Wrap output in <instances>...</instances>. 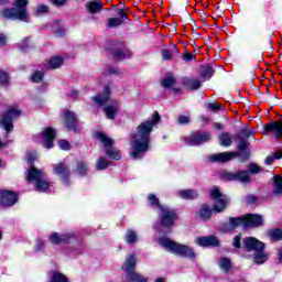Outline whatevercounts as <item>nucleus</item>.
Wrapping results in <instances>:
<instances>
[{
    "mask_svg": "<svg viewBox=\"0 0 282 282\" xmlns=\"http://www.w3.org/2000/svg\"><path fill=\"white\" fill-rule=\"evenodd\" d=\"M43 248H45V241L39 239L35 245V252H43Z\"/></svg>",
    "mask_w": 282,
    "mask_h": 282,
    "instance_id": "52",
    "label": "nucleus"
},
{
    "mask_svg": "<svg viewBox=\"0 0 282 282\" xmlns=\"http://www.w3.org/2000/svg\"><path fill=\"white\" fill-rule=\"evenodd\" d=\"M238 226H242L246 228V219L243 217H230L229 218V224H228V230H235V228H238Z\"/></svg>",
    "mask_w": 282,
    "mask_h": 282,
    "instance_id": "28",
    "label": "nucleus"
},
{
    "mask_svg": "<svg viewBox=\"0 0 282 282\" xmlns=\"http://www.w3.org/2000/svg\"><path fill=\"white\" fill-rule=\"evenodd\" d=\"M57 36H65V30L62 29L61 32H56Z\"/></svg>",
    "mask_w": 282,
    "mask_h": 282,
    "instance_id": "61",
    "label": "nucleus"
},
{
    "mask_svg": "<svg viewBox=\"0 0 282 282\" xmlns=\"http://www.w3.org/2000/svg\"><path fill=\"white\" fill-rule=\"evenodd\" d=\"M43 76H45L43 72L36 70L31 75V80L33 83H41V80H43Z\"/></svg>",
    "mask_w": 282,
    "mask_h": 282,
    "instance_id": "44",
    "label": "nucleus"
},
{
    "mask_svg": "<svg viewBox=\"0 0 282 282\" xmlns=\"http://www.w3.org/2000/svg\"><path fill=\"white\" fill-rule=\"evenodd\" d=\"M9 142L10 141H6V142L0 141V149H6V147H8V144H9Z\"/></svg>",
    "mask_w": 282,
    "mask_h": 282,
    "instance_id": "60",
    "label": "nucleus"
},
{
    "mask_svg": "<svg viewBox=\"0 0 282 282\" xmlns=\"http://www.w3.org/2000/svg\"><path fill=\"white\" fill-rule=\"evenodd\" d=\"M15 8L3 9L0 11V17L3 19L19 20L28 22V0H17L14 3Z\"/></svg>",
    "mask_w": 282,
    "mask_h": 282,
    "instance_id": "6",
    "label": "nucleus"
},
{
    "mask_svg": "<svg viewBox=\"0 0 282 282\" xmlns=\"http://www.w3.org/2000/svg\"><path fill=\"white\" fill-rule=\"evenodd\" d=\"M195 58V55H193L192 53H185L183 56V59L186 61V63H191V61H193Z\"/></svg>",
    "mask_w": 282,
    "mask_h": 282,
    "instance_id": "56",
    "label": "nucleus"
},
{
    "mask_svg": "<svg viewBox=\"0 0 282 282\" xmlns=\"http://www.w3.org/2000/svg\"><path fill=\"white\" fill-rule=\"evenodd\" d=\"M200 78H204L205 80H210L213 78V74H215V70L213 69V66L209 64L203 65L199 68Z\"/></svg>",
    "mask_w": 282,
    "mask_h": 282,
    "instance_id": "26",
    "label": "nucleus"
},
{
    "mask_svg": "<svg viewBox=\"0 0 282 282\" xmlns=\"http://www.w3.org/2000/svg\"><path fill=\"white\" fill-rule=\"evenodd\" d=\"M270 237H271V239H273V241H282V230L275 229V230L271 231Z\"/></svg>",
    "mask_w": 282,
    "mask_h": 282,
    "instance_id": "45",
    "label": "nucleus"
},
{
    "mask_svg": "<svg viewBox=\"0 0 282 282\" xmlns=\"http://www.w3.org/2000/svg\"><path fill=\"white\" fill-rule=\"evenodd\" d=\"M108 166H109V161H107V159L101 156L97 160V164H96L97 171H105V169H108Z\"/></svg>",
    "mask_w": 282,
    "mask_h": 282,
    "instance_id": "42",
    "label": "nucleus"
},
{
    "mask_svg": "<svg viewBox=\"0 0 282 282\" xmlns=\"http://www.w3.org/2000/svg\"><path fill=\"white\" fill-rule=\"evenodd\" d=\"M196 246H200L203 248H208V247H214L217 248L219 247V238L216 236H205V237H198L195 239Z\"/></svg>",
    "mask_w": 282,
    "mask_h": 282,
    "instance_id": "15",
    "label": "nucleus"
},
{
    "mask_svg": "<svg viewBox=\"0 0 282 282\" xmlns=\"http://www.w3.org/2000/svg\"><path fill=\"white\" fill-rule=\"evenodd\" d=\"M112 54L119 61H124V58H131L133 56V53L129 48H115Z\"/></svg>",
    "mask_w": 282,
    "mask_h": 282,
    "instance_id": "24",
    "label": "nucleus"
},
{
    "mask_svg": "<svg viewBox=\"0 0 282 282\" xmlns=\"http://www.w3.org/2000/svg\"><path fill=\"white\" fill-rule=\"evenodd\" d=\"M161 56H162L163 61H171V58H173V51L163 50L161 52Z\"/></svg>",
    "mask_w": 282,
    "mask_h": 282,
    "instance_id": "47",
    "label": "nucleus"
},
{
    "mask_svg": "<svg viewBox=\"0 0 282 282\" xmlns=\"http://www.w3.org/2000/svg\"><path fill=\"white\" fill-rule=\"evenodd\" d=\"M279 261H280V263H282V250L279 251Z\"/></svg>",
    "mask_w": 282,
    "mask_h": 282,
    "instance_id": "64",
    "label": "nucleus"
},
{
    "mask_svg": "<svg viewBox=\"0 0 282 282\" xmlns=\"http://www.w3.org/2000/svg\"><path fill=\"white\" fill-rule=\"evenodd\" d=\"M162 87L165 89H170V87H173L175 85V77L173 75H170L161 82Z\"/></svg>",
    "mask_w": 282,
    "mask_h": 282,
    "instance_id": "40",
    "label": "nucleus"
},
{
    "mask_svg": "<svg viewBox=\"0 0 282 282\" xmlns=\"http://www.w3.org/2000/svg\"><path fill=\"white\" fill-rule=\"evenodd\" d=\"M234 248H241V236H236L232 241Z\"/></svg>",
    "mask_w": 282,
    "mask_h": 282,
    "instance_id": "55",
    "label": "nucleus"
},
{
    "mask_svg": "<svg viewBox=\"0 0 282 282\" xmlns=\"http://www.w3.org/2000/svg\"><path fill=\"white\" fill-rule=\"evenodd\" d=\"M208 109H210L212 111H219V109H221V106L216 104H209Z\"/></svg>",
    "mask_w": 282,
    "mask_h": 282,
    "instance_id": "59",
    "label": "nucleus"
},
{
    "mask_svg": "<svg viewBox=\"0 0 282 282\" xmlns=\"http://www.w3.org/2000/svg\"><path fill=\"white\" fill-rule=\"evenodd\" d=\"M219 144L220 147H231L232 144V137L230 135V132H223L219 137Z\"/></svg>",
    "mask_w": 282,
    "mask_h": 282,
    "instance_id": "31",
    "label": "nucleus"
},
{
    "mask_svg": "<svg viewBox=\"0 0 282 282\" xmlns=\"http://www.w3.org/2000/svg\"><path fill=\"white\" fill-rule=\"evenodd\" d=\"M148 202L151 206H153V208H158V210H160L161 207H165L166 205H161L160 204V199H158V196L150 194L148 196Z\"/></svg>",
    "mask_w": 282,
    "mask_h": 282,
    "instance_id": "37",
    "label": "nucleus"
},
{
    "mask_svg": "<svg viewBox=\"0 0 282 282\" xmlns=\"http://www.w3.org/2000/svg\"><path fill=\"white\" fill-rule=\"evenodd\" d=\"M135 263H138L135 254H129L126 258L121 267V270H123V274L121 278L122 282H147V278L135 272Z\"/></svg>",
    "mask_w": 282,
    "mask_h": 282,
    "instance_id": "5",
    "label": "nucleus"
},
{
    "mask_svg": "<svg viewBox=\"0 0 282 282\" xmlns=\"http://www.w3.org/2000/svg\"><path fill=\"white\" fill-rule=\"evenodd\" d=\"M9 80H10V76H8V73L0 70V83L2 85H8Z\"/></svg>",
    "mask_w": 282,
    "mask_h": 282,
    "instance_id": "49",
    "label": "nucleus"
},
{
    "mask_svg": "<svg viewBox=\"0 0 282 282\" xmlns=\"http://www.w3.org/2000/svg\"><path fill=\"white\" fill-rule=\"evenodd\" d=\"M108 72H109L110 74H116V68L110 67V68H108Z\"/></svg>",
    "mask_w": 282,
    "mask_h": 282,
    "instance_id": "63",
    "label": "nucleus"
},
{
    "mask_svg": "<svg viewBox=\"0 0 282 282\" xmlns=\"http://www.w3.org/2000/svg\"><path fill=\"white\" fill-rule=\"evenodd\" d=\"M28 164L31 166L25 174L26 182H32L35 186V191L39 193H45L52 186L50 182L45 178V173L43 171L37 170L36 167L32 166L33 162L36 160V153L29 152L26 154Z\"/></svg>",
    "mask_w": 282,
    "mask_h": 282,
    "instance_id": "2",
    "label": "nucleus"
},
{
    "mask_svg": "<svg viewBox=\"0 0 282 282\" xmlns=\"http://www.w3.org/2000/svg\"><path fill=\"white\" fill-rule=\"evenodd\" d=\"M159 245L162 246L167 252H172V254H176V257H182L183 259H195V250L193 248L177 243L171 238L163 237L159 240Z\"/></svg>",
    "mask_w": 282,
    "mask_h": 282,
    "instance_id": "3",
    "label": "nucleus"
},
{
    "mask_svg": "<svg viewBox=\"0 0 282 282\" xmlns=\"http://www.w3.org/2000/svg\"><path fill=\"white\" fill-rule=\"evenodd\" d=\"M221 180L225 182H236V173L225 171L220 174Z\"/></svg>",
    "mask_w": 282,
    "mask_h": 282,
    "instance_id": "43",
    "label": "nucleus"
},
{
    "mask_svg": "<svg viewBox=\"0 0 282 282\" xmlns=\"http://www.w3.org/2000/svg\"><path fill=\"white\" fill-rule=\"evenodd\" d=\"M89 171V164L85 163V161L77 162V173L79 175H87Z\"/></svg>",
    "mask_w": 282,
    "mask_h": 282,
    "instance_id": "38",
    "label": "nucleus"
},
{
    "mask_svg": "<svg viewBox=\"0 0 282 282\" xmlns=\"http://www.w3.org/2000/svg\"><path fill=\"white\" fill-rule=\"evenodd\" d=\"M53 6H56V8H63L65 3H67V0H50Z\"/></svg>",
    "mask_w": 282,
    "mask_h": 282,
    "instance_id": "53",
    "label": "nucleus"
},
{
    "mask_svg": "<svg viewBox=\"0 0 282 282\" xmlns=\"http://www.w3.org/2000/svg\"><path fill=\"white\" fill-rule=\"evenodd\" d=\"M104 111L108 120H113V118H116V115L118 113V105L107 106L104 108Z\"/></svg>",
    "mask_w": 282,
    "mask_h": 282,
    "instance_id": "32",
    "label": "nucleus"
},
{
    "mask_svg": "<svg viewBox=\"0 0 282 282\" xmlns=\"http://www.w3.org/2000/svg\"><path fill=\"white\" fill-rule=\"evenodd\" d=\"M42 140L44 142L45 149L54 148V140L56 139V130L53 128H45L42 133Z\"/></svg>",
    "mask_w": 282,
    "mask_h": 282,
    "instance_id": "14",
    "label": "nucleus"
},
{
    "mask_svg": "<svg viewBox=\"0 0 282 282\" xmlns=\"http://www.w3.org/2000/svg\"><path fill=\"white\" fill-rule=\"evenodd\" d=\"M235 158H239L240 162H246L250 160V150H237L236 152H231Z\"/></svg>",
    "mask_w": 282,
    "mask_h": 282,
    "instance_id": "34",
    "label": "nucleus"
},
{
    "mask_svg": "<svg viewBox=\"0 0 282 282\" xmlns=\"http://www.w3.org/2000/svg\"><path fill=\"white\" fill-rule=\"evenodd\" d=\"M54 174L59 175L66 184H69V166L65 163H58L54 166Z\"/></svg>",
    "mask_w": 282,
    "mask_h": 282,
    "instance_id": "20",
    "label": "nucleus"
},
{
    "mask_svg": "<svg viewBox=\"0 0 282 282\" xmlns=\"http://www.w3.org/2000/svg\"><path fill=\"white\" fill-rule=\"evenodd\" d=\"M21 116H23V111L19 109V106H9L7 108L0 119V126L6 130V133L14 131V120H19Z\"/></svg>",
    "mask_w": 282,
    "mask_h": 282,
    "instance_id": "7",
    "label": "nucleus"
},
{
    "mask_svg": "<svg viewBox=\"0 0 282 282\" xmlns=\"http://www.w3.org/2000/svg\"><path fill=\"white\" fill-rule=\"evenodd\" d=\"M212 198L214 199L215 204L213 206L214 213H224L228 206V196L224 195L219 187H214L210 191Z\"/></svg>",
    "mask_w": 282,
    "mask_h": 282,
    "instance_id": "9",
    "label": "nucleus"
},
{
    "mask_svg": "<svg viewBox=\"0 0 282 282\" xmlns=\"http://www.w3.org/2000/svg\"><path fill=\"white\" fill-rule=\"evenodd\" d=\"M8 45V35L0 33V47Z\"/></svg>",
    "mask_w": 282,
    "mask_h": 282,
    "instance_id": "54",
    "label": "nucleus"
},
{
    "mask_svg": "<svg viewBox=\"0 0 282 282\" xmlns=\"http://www.w3.org/2000/svg\"><path fill=\"white\" fill-rule=\"evenodd\" d=\"M0 204L2 206H14L17 204V194L10 191H0Z\"/></svg>",
    "mask_w": 282,
    "mask_h": 282,
    "instance_id": "19",
    "label": "nucleus"
},
{
    "mask_svg": "<svg viewBox=\"0 0 282 282\" xmlns=\"http://www.w3.org/2000/svg\"><path fill=\"white\" fill-rule=\"evenodd\" d=\"M63 65V58L62 57H53L48 62L50 69H58Z\"/></svg>",
    "mask_w": 282,
    "mask_h": 282,
    "instance_id": "39",
    "label": "nucleus"
},
{
    "mask_svg": "<svg viewBox=\"0 0 282 282\" xmlns=\"http://www.w3.org/2000/svg\"><path fill=\"white\" fill-rule=\"evenodd\" d=\"M124 239H126V243H128L129 246H133L134 243H138V234L129 229L126 232Z\"/></svg>",
    "mask_w": 282,
    "mask_h": 282,
    "instance_id": "33",
    "label": "nucleus"
},
{
    "mask_svg": "<svg viewBox=\"0 0 282 282\" xmlns=\"http://www.w3.org/2000/svg\"><path fill=\"white\" fill-rule=\"evenodd\" d=\"M97 138L104 144L105 153L108 158H110L111 160H120L122 158V155L120 154V151H118L116 148H113L112 139H109V137H107L102 132H99L97 134Z\"/></svg>",
    "mask_w": 282,
    "mask_h": 282,
    "instance_id": "10",
    "label": "nucleus"
},
{
    "mask_svg": "<svg viewBox=\"0 0 282 282\" xmlns=\"http://www.w3.org/2000/svg\"><path fill=\"white\" fill-rule=\"evenodd\" d=\"M74 239V235L72 234H58L53 232L50 236V241L53 243V246H61L63 243H69Z\"/></svg>",
    "mask_w": 282,
    "mask_h": 282,
    "instance_id": "18",
    "label": "nucleus"
},
{
    "mask_svg": "<svg viewBox=\"0 0 282 282\" xmlns=\"http://www.w3.org/2000/svg\"><path fill=\"white\" fill-rule=\"evenodd\" d=\"M241 133L248 140V138H250V135H252L253 132L250 129H243L241 130Z\"/></svg>",
    "mask_w": 282,
    "mask_h": 282,
    "instance_id": "58",
    "label": "nucleus"
},
{
    "mask_svg": "<svg viewBox=\"0 0 282 282\" xmlns=\"http://www.w3.org/2000/svg\"><path fill=\"white\" fill-rule=\"evenodd\" d=\"M159 218L161 221V226H163V228H167L169 230H171V228L175 226L177 213H175V209L165 205L164 207H160Z\"/></svg>",
    "mask_w": 282,
    "mask_h": 282,
    "instance_id": "8",
    "label": "nucleus"
},
{
    "mask_svg": "<svg viewBox=\"0 0 282 282\" xmlns=\"http://www.w3.org/2000/svg\"><path fill=\"white\" fill-rule=\"evenodd\" d=\"M218 265L224 272H229L230 268H232V262L228 258H220Z\"/></svg>",
    "mask_w": 282,
    "mask_h": 282,
    "instance_id": "36",
    "label": "nucleus"
},
{
    "mask_svg": "<svg viewBox=\"0 0 282 282\" xmlns=\"http://www.w3.org/2000/svg\"><path fill=\"white\" fill-rule=\"evenodd\" d=\"M64 124L67 127L70 131H75V133L78 131V117L76 116V112L66 110L64 112Z\"/></svg>",
    "mask_w": 282,
    "mask_h": 282,
    "instance_id": "13",
    "label": "nucleus"
},
{
    "mask_svg": "<svg viewBox=\"0 0 282 282\" xmlns=\"http://www.w3.org/2000/svg\"><path fill=\"white\" fill-rule=\"evenodd\" d=\"M236 182L250 184V172L243 170L236 172Z\"/></svg>",
    "mask_w": 282,
    "mask_h": 282,
    "instance_id": "30",
    "label": "nucleus"
},
{
    "mask_svg": "<svg viewBox=\"0 0 282 282\" xmlns=\"http://www.w3.org/2000/svg\"><path fill=\"white\" fill-rule=\"evenodd\" d=\"M58 147H59V149H62L63 151H69V149H70V144H69V141H67V140H59L58 141Z\"/></svg>",
    "mask_w": 282,
    "mask_h": 282,
    "instance_id": "48",
    "label": "nucleus"
},
{
    "mask_svg": "<svg viewBox=\"0 0 282 282\" xmlns=\"http://www.w3.org/2000/svg\"><path fill=\"white\" fill-rule=\"evenodd\" d=\"M177 195L181 199H197L199 197V193L195 189H180Z\"/></svg>",
    "mask_w": 282,
    "mask_h": 282,
    "instance_id": "25",
    "label": "nucleus"
},
{
    "mask_svg": "<svg viewBox=\"0 0 282 282\" xmlns=\"http://www.w3.org/2000/svg\"><path fill=\"white\" fill-rule=\"evenodd\" d=\"M182 83L186 89H191L192 91H196L202 87V80L195 77H184Z\"/></svg>",
    "mask_w": 282,
    "mask_h": 282,
    "instance_id": "22",
    "label": "nucleus"
},
{
    "mask_svg": "<svg viewBox=\"0 0 282 282\" xmlns=\"http://www.w3.org/2000/svg\"><path fill=\"white\" fill-rule=\"evenodd\" d=\"M29 39L28 37H25L22 42H21V44H20V47H21V51L22 52H25V50L28 48V43H29Z\"/></svg>",
    "mask_w": 282,
    "mask_h": 282,
    "instance_id": "57",
    "label": "nucleus"
},
{
    "mask_svg": "<svg viewBox=\"0 0 282 282\" xmlns=\"http://www.w3.org/2000/svg\"><path fill=\"white\" fill-rule=\"evenodd\" d=\"M208 160L214 164H225L226 162L235 160V154H232V152H220L209 155Z\"/></svg>",
    "mask_w": 282,
    "mask_h": 282,
    "instance_id": "16",
    "label": "nucleus"
},
{
    "mask_svg": "<svg viewBox=\"0 0 282 282\" xmlns=\"http://www.w3.org/2000/svg\"><path fill=\"white\" fill-rule=\"evenodd\" d=\"M85 8L89 14H98V12H102L105 3H102L100 0H91L85 4Z\"/></svg>",
    "mask_w": 282,
    "mask_h": 282,
    "instance_id": "21",
    "label": "nucleus"
},
{
    "mask_svg": "<svg viewBox=\"0 0 282 282\" xmlns=\"http://www.w3.org/2000/svg\"><path fill=\"white\" fill-rule=\"evenodd\" d=\"M41 14H47V6H37L35 9V17H41Z\"/></svg>",
    "mask_w": 282,
    "mask_h": 282,
    "instance_id": "46",
    "label": "nucleus"
},
{
    "mask_svg": "<svg viewBox=\"0 0 282 282\" xmlns=\"http://www.w3.org/2000/svg\"><path fill=\"white\" fill-rule=\"evenodd\" d=\"M243 248L247 252H253V262L258 265H263L268 261L265 251V245L257 238L249 237L243 240Z\"/></svg>",
    "mask_w": 282,
    "mask_h": 282,
    "instance_id": "4",
    "label": "nucleus"
},
{
    "mask_svg": "<svg viewBox=\"0 0 282 282\" xmlns=\"http://www.w3.org/2000/svg\"><path fill=\"white\" fill-rule=\"evenodd\" d=\"M118 18H109L106 22V28L109 30H116V28H120L129 19L127 12L123 9H119L117 11Z\"/></svg>",
    "mask_w": 282,
    "mask_h": 282,
    "instance_id": "12",
    "label": "nucleus"
},
{
    "mask_svg": "<svg viewBox=\"0 0 282 282\" xmlns=\"http://www.w3.org/2000/svg\"><path fill=\"white\" fill-rule=\"evenodd\" d=\"M109 96H111V89L109 86H105L102 93L93 97V100H95L97 105L102 106L107 100H109Z\"/></svg>",
    "mask_w": 282,
    "mask_h": 282,
    "instance_id": "23",
    "label": "nucleus"
},
{
    "mask_svg": "<svg viewBox=\"0 0 282 282\" xmlns=\"http://www.w3.org/2000/svg\"><path fill=\"white\" fill-rule=\"evenodd\" d=\"M282 159V150H279L276 152L271 153L269 156L265 159V164L270 166L271 164H274L275 160H281Z\"/></svg>",
    "mask_w": 282,
    "mask_h": 282,
    "instance_id": "35",
    "label": "nucleus"
},
{
    "mask_svg": "<svg viewBox=\"0 0 282 282\" xmlns=\"http://www.w3.org/2000/svg\"><path fill=\"white\" fill-rule=\"evenodd\" d=\"M245 228H257L263 226V217L257 214H248L245 217Z\"/></svg>",
    "mask_w": 282,
    "mask_h": 282,
    "instance_id": "17",
    "label": "nucleus"
},
{
    "mask_svg": "<svg viewBox=\"0 0 282 282\" xmlns=\"http://www.w3.org/2000/svg\"><path fill=\"white\" fill-rule=\"evenodd\" d=\"M212 216L213 210L208 205H203L196 214V217H199V219H203V221H207V219H210Z\"/></svg>",
    "mask_w": 282,
    "mask_h": 282,
    "instance_id": "27",
    "label": "nucleus"
},
{
    "mask_svg": "<svg viewBox=\"0 0 282 282\" xmlns=\"http://www.w3.org/2000/svg\"><path fill=\"white\" fill-rule=\"evenodd\" d=\"M273 194L278 197H281L282 195V176L281 175H274L273 176Z\"/></svg>",
    "mask_w": 282,
    "mask_h": 282,
    "instance_id": "29",
    "label": "nucleus"
},
{
    "mask_svg": "<svg viewBox=\"0 0 282 282\" xmlns=\"http://www.w3.org/2000/svg\"><path fill=\"white\" fill-rule=\"evenodd\" d=\"M209 140H212V137L208 132H195L187 138L185 144L187 147H199V144L209 142Z\"/></svg>",
    "mask_w": 282,
    "mask_h": 282,
    "instance_id": "11",
    "label": "nucleus"
},
{
    "mask_svg": "<svg viewBox=\"0 0 282 282\" xmlns=\"http://www.w3.org/2000/svg\"><path fill=\"white\" fill-rule=\"evenodd\" d=\"M261 172V167L254 163L249 164V173L257 174Z\"/></svg>",
    "mask_w": 282,
    "mask_h": 282,
    "instance_id": "51",
    "label": "nucleus"
},
{
    "mask_svg": "<svg viewBox=\"0 0 282 282\" xmlns=\"http://www.w3.org/2000/svg\"><path fill=\"white\" fill-rule=\"evenodd\" d=\"M155 282H166V280L164 278H158Z\"/></svg>",
    "mask_w": 282,
    "mask_h": 282,
    "instance_id": "62",
    "label": "nucleus"
},
{
    "mask_svg": "<svg viewBox=\"0 0 282 282\" xmlns=\"http://www.w3.org/2000/svg\"><path fill=\"white\" fill-rule=\"evenodd\" d=\"M188 122H191V119L188 118V116H184V115L178 116L177 118L178 124H188Z\"/></svg>",
    "mask_w": 282,
    "mask_h": 282,
    "instance_id": "50",
    "label": "nucleus"
},
{
    "mask_svg": "<svg viewBox=\"0 0 282 282\" xmlns=\"http://www.w3.org/2000/svg\"><path fill=\"white\" fill-rule=\"evenodd\" d=\"M236 140H239L238 149L237 151H246L248 150V145L250 144L246 139H242L241 135L236 134Z\"/></svg>",
    "mask_w": 282,
    "mask_h": 282,
    "instance_id": "41",
    "label": "nucleus"
},
{
    "mask_svg": "<svg viewBox=\"0 0 282 282\" xmlns=\"http://www.w3.org/2000/svg\"><path fill=\"white\" fill-rule=\"evenodd\" d=\"M160 122V113L155 112L152 119L141 122L137 127V132L131 134L130 140V158L132 160H140L144 158V153L151 147V133L155 124Z\"/></svg>",
    "mask_w": 282,
    "mask_h": 282,
    "instance_id": "1",
    "label": "nucleus"
}]
</instances>
